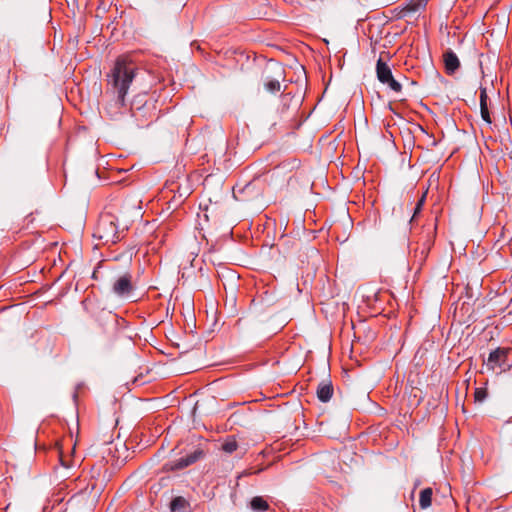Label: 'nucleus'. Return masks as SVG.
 Instances as JSON below:
<instances>
[{
    "label": "nucleus",
    "instance_id": "412c9836",
    "mask_svg": "<svg viewBox=\"0 0 512 512\" xmlns=\"http://www.w3.org/2000/svg\"><path fill=\"white\" fill-rule=\"evenodd\" d=\"M430 246H431V241H430V240H428V242H427V249H429V248H430Z\"/></svg>",
    "mask_w": 512,
    "mask_h": 512
},
{
    "label": "nucleus",
    "instance_id": "ddd939ff",
    "mask_svg": "<svg viewBox=\"0 0 512 512\" xmlns=\"http://www.w3.org/2000/svg\"><path fill=\"white\" fill-rule=\"evenodd\" d=\"M433 491L431 488H425L420 492L419 505L422 509L431 506Z\"/></svg>",
    "mask_w": 512,
    "mask_h": 512
},
{
    "label": "nucleus",
    "instance_id": "423d86ee",
    "mask_svg": "<svg viewBox=\"0 0 512 512\" xmlns=\"http://www.w3.org/2000/svg\"><path fill=\"white\" fill-rule=\"evenodd\" d=\"M283 69L280 67H277V73L275 77L272 76H265L263 80L264 89L272 94H276L280 92L281 90V83L280 80L283 79Z\"/></svg>",
    "mask_w": 512,
    "mask_h": 512
},
{
    "label": "nucleus",
    "instance_id": "f3484780",
    "mask_svg": "<svg viewBox=\"0 0 512 512\" xmlns=\"http://www.w3.org/2000/svg\"><path fill=\"white\" fill-rule=\"evenodd\" d=\"M383 84L387 85L395 93H400L402 91V85L397 80H395L393 76L386 80Z\"/></svg>",
    "mask_w": 512,
    "mask_h": 512
},
{
    "label": "nucleus",
    "instance_id": "1a4fd4ad",
    "mask_svg": "<svg viewBox=\"0 0 512 512\" xmlns=\"http://www.w3.org/2000/svg\"><path fill=\"white\" fill-rule=\"evenodd\" d=\"M376 74H377V79L381 83H385L386 80H388L389 78H391L393 76L391 68L385 61H383V59L381 57L377 60V63H376Z\"/></svg>",
    "mask_w": 512,
    "mask_h": 512
},
{
    "label": "nucleus",
    "instance_id": "9b49d317",
    "mask_svg": "<svg viewBox=\"0 0 512 512\" xmlns=\"http://www.w3.org/2000/svg\"><path fill=\"white\" fill-rule=\"evenodd\" d=\"M428 0H409L407 1L401 12L400 16L405 17L410 13L416 12L421 8H424L427 5Z\"/></svg>",
    "mask_w": 512,
    "mask_h": 512
},
{
    "label": "nucleus",
    "instance_id": "6ab92c4d",
    "mask_svg": "<svg viewBox=\"0 0 512 512\" xmlns=\"http://www.w3.org/2000/svg\"><path fill=\"white\" fill-rule=\"evenodd\" d=\"M487 397V391L484 388H476L474 398L476 402H483Z\"/></svg>",
    "mask_w": 512,
    "mask_h": 512
},
{
    "label": "nucleus",
    "instance_id": "aec40b11",
    "mask_svg": "<svg viewBox=\"0 0 512 512\" xmlns=\"http://www.w3.org/2000/svg\"><path fill=\"white\" fill-rule=\"evenodd\" d=\"M145 95H137L134 97L132 102V107H136L137 109H140L142 106L146 104V101H144Z\"/></svg>",
    "mask_w": 512,
    "mask_h": 512
},
{
    "label": "nucleus",
    "instance_id": "0eeeda50",
    "mask_svg": "<svg viewBox=\"0 0 512 512\" xmlns=\"http://www.w3.org/2000/svg\"><path fill=\"white\" fill-rule=\"evenodd\" d=\"M333 385L329 379L322 380L317 387L316 394L319 401L326 403L333 396Z\"/></svg>",
    "mask_w": 512,
    "mask_h": 512
},
{
    "label": "nucleus",
    "instance_id": "2eb2a0df",
    "mask_svg": "<svg viewBox=\"0 0 512 512\" xmlns=\"http://www.w3.org/2000/svg\"><path fill=\"white\" fill-rule=\"evenodd\" d=\"M251 508L253 510L266 511V510H268L269 505H268L267 501L264 500L262 497L256 496V497L252 498V500H251Z\"/></svg>",
    "mask_w": 512,
    "mask_h": 512
},
{
    "label": "nucleus",
    "instance_id": "9d476101",
    "mask_svg": "<svg viewBox=\"0 0 512 512\" xmlns=\"http://www.w3.org/2000/svg\"><path fill=\"white\" fill-rule=\"evenodd\" d=\"M480 113L482 119L487 123L491 124L492 120L490 117V113L488 110V95H487V89L485 87L480 88Z\"/></svg>",
    "mask_w": 512,
    "mask_h": 512
},
{
    "label": "nucleus",
    "instance_id": "dca6fc26",
    "mask_svg": "<svg viewBox=\"0 0 512 512\" xmlns=\"http://www.w3.org/2000/svg\"><path fill=\"white\" fill-rule=\"evenodd\" d=\"M426 194L427 192H424L421 197L418 199L415 207H414V210H413V215L410 219V221H414L417 217V215L421 212L422 208H423V205L425 203V200H426Z\"/></svg>",
    "mask_w": 512,
    "mask_h": 512
},
{
    "label": "nucleus",
    "instance_id": "f257e3e1",
    "mask_svg": "<svg viewBox=\"0 0 512 512\" xmlns=\"http://www.w3.org/2000/svg\"><path fill=\"white\" fill-rule=\"evenodd\" d=\"M137 70V65L128 55H121L107 74V91L116 96V103L120 107L125 105V97Z\"/></svg>",
    "mask_w": 512,
    "mask_h": 512
},
{
    "label": "nucleus",
    "instance_id": "7ed1b4c3",
    "mask_svg": "<svg viewBox=\"0 0 512 512\" xmlns=\"http://www.w3.org/2000/svg\"><path fill=\"white\" fill-rule=\"evenodd\" d=\"M206 454H207V449L202 445H198L191 452L187 453L185 456L180 457L179 459H176L173 461L166 462L163 465L162 469L165 472L182 470V469L198 462L199 460H202L206 456Z\"/></svg>",
    "mask_w": 512,
    "mask_h": 512
},
{
    "label": "nucleus",
    "instance_id": "a211bd4d",
    "mask_svg": "<svg viewBox=\"0 0 512 512\" xmlns=\"http://www.w3.org/2000/svg\"><path fill=\"white\" fill-rule=\"evenodd\" d=\"M178 195H174L173 197V200L175 202H178V203H181L184 201V199H186L188 197V195L190 194L189 192V188H185L183 191H181L180 189H178Z\"/></svg>",
    "mask_w": 512,
    "mask_h": 512
},
{
    "label": "nucleus",
    "instance_id": "4468645a",
    "mask_svg": "<svg viewBox=\"0 0 512 512\" xmlns=\"http://www.w3.org/2000/svg\"><path fill=\"white\" fill-rule=\"evenodd\" d=\"M238 448V443L234 437L227 438L221 445V450L227 454H232Z\"/></svg>",
    "mask_w": 512,
    "mask_h": 512
},
{
    "label": "nucleus",
    "instance_id": "f8f14e48",
    "mask_svg": "<svg viewBox=\"0 0 512 512\" xmlns=\"http://www.w3.org/2000/svg\"><path fill=\"white\" fill-rule=\"evenodd\" d=\"M190 507V503L182 496H177L170 502V510L172 512H185Z\"/></svg>",
    "mask_w": 512,
    "mask_h": 512
},
{
    "label": "nucleus",
    "instance_id": "39448f33",
    "mask_svg": "<svg viewBox=\"0 0 512 512\" xmlns=\"http://www.w3.org/2000/svg\"><path fill=\"white\" fill-rule=\"evenodd\" d=\"M133 290L132 275L129 272L120 275L112 286L113 293L121 298L128 297Z\"/></svg>",
    "mask_w": 512,
    "mask_h": 512
},
{
    "label": "nucleus",
    "instance_id": "20e7f679",
    "mask_svg": "<svg viewBox=\"0 0 512 512\" xmlns=\"http://www.w3.org/2000/svg\"><path fill=\"white\" fill-rule=\"evenodd\" d=\"M512 352V348L498 347L491 351L487 359L486 365L488 369L505 371L511 367L507 361L508 355Z\"/></svg>",
    "mask_w": 512,
    "mask_h": 512
},
{
    "label": "nucleus",
    "instance_id": "f03ea898",
    "mask_svg": "<svg viewBox=\"0 0 512 512\" xmlns=\"http://www.w3.org/2000/svg\"><path fill=\"white\" fill-rule=\"evenodd\" d=\"M128 225L120 223L119 218L111 212H103L98 219L94 237L103 244H115L125 237Z\"/></svg>",
    "mask_w": 512,
    "mask_h": 512
},
{
    "label": "nucleus",
    "instance_id": "6e6552de",
    "mask_svg": "<svg viewBox=\"0 0 512 512\" xmlns=\"http://www.w3.org/2000/svg\"><path fill=\"white\" fill-rule=\"evenodd\" d=\"M443 60L446 73L449 75L453 74L460 67V61L457 55L451 49H448L444 52Z\"/></svg>",
    "mask_w": 512,
    "mask_h": 512
}]
</instances>
